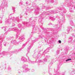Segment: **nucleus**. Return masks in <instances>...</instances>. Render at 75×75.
Instances as JSON below:
<instances>
[{
    "mask_svg": "<svg viewBox=\"0 0 75 75\" xmlns=\"http://www.w3.org/2000/svg\"><path fill=\"white\" fill-rule=\"evenodd\" d=\"M71 60H72L71 59H67L66 61V62H68V61H71Z\"/></svg>",
    "mask_w": 75,
    "mask_h": 75,
    "instance_id": "obj_1",
    "label": "nucleus"
},
{
    "mask_svg": "<svg viewBox=\"0 0 75 75\" xmlns=\"http://www.w3.org/2000/svg\"><path fill=\"white\" fill-rule=\"evenodd\" d=\"M59 43H61V41L60 40H59Z\"/></svg>",
    "mask_w": 75,
    "mask_h": 75,
    "instance_id": "obj_2",
    "label": "nucleus"
}]
</instances>
